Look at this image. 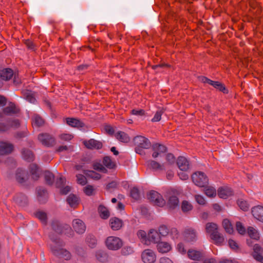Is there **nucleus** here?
Wrapping results in <instances>:
<instances>
[{
  "label": "nucleus",
  "mask_w": 263,
  "mask_h": 263,
  "mask_svg": "<svg viewBox=\"0 0 263 263\" xmlns=\"http://www.w3.org/2000/svg\"><path fill=\"white\" fill-rule=\"evenodd\" d=\"M135 152L140 155L145 154L144 149H149L152 147L149 140L145 137L138 135L133 139Z\"/></svg>",
  "instance_id": "nucleus-1"
},
{
  "label": "nucleus",
  "mask_w": 263,
  "mask_h": 263,
  "mask_svg": "<svg viewBox=\"0 0 263 263\" xmlns=\"http://www.w3.org/2000/svg\"><path fill=\"white\" fill-rule=\"evenodd\" d=\"M92 167L95 170L103 173H107V170H115L117 167L116 162L108 156H104L102 158V164L99 162H94Z\"/></svg>",
  "instance_id": "nucleus-2"
},
{
  "label": "nucleus",
  "mask_w": 263,
  "mask_h": 263,
  "mask_svg": "<svg viewBox=\"0 0 263 263\" xmlns=\"http://www.w3.org/2000/svg\"><path fill=\"white\" fill-rule=\"evenodd\" d=\"M50 242L49 246L50 251L53 256L55 257L63 249L65 246V243L59 237L53 234L49 235Z\"/></svg>",
  "instance_id": "nucleus-3"
},
{
  "label": "nucleus",
  "mask_w": 263,
  "mask_h": 263,
  "mask_svg": "<svg viewBox=\"0 0 263 263\" xmlns=\"http://www.w3.org/2000/svg\"><path fill=\"white\" fill-rule=\"evenodd\" d=\"M37 140L42 145L46 147H53L57 144L56 138L48 133H40L37 135Z\"/></svg>",
  "instance_id": "nucleus-4"
},
{
  "label": "nucleus",
  "mask_w": 263,
  "mask_h": 263,
  "mask_svg": "<svg viewBox=\"0 0 263 263\" xmlns=\"http://www.w3.org/2000/svg\"><path fill=\"white\" fill-rule=\"evenodd\" d=\"M51 227L52 229L58 233L69 236L73 235L71 227L67 224L62 223L57 220H53L51 223Z\"/></svg>",
  "instance_id": "nucleus-5"
},
{
  "label": "nucleus",
  "mask_w": 263,
  "mask_h": 263,
  "mask_svg": "<svg viewBox=\"0 0 263 263\" xmlns=\"http://www.w3.org/2000/svg\"><path fill=\"white\" fill-rule=\"evenodd\" d=\"M192 181L197 186L202 187L208 184L209 179L207 176L202 172L197 171L191 176Z\"/></svg>",
  "instance_id": "nucleus-6"
},
{
  "label": "nucleus",
  "mask_w": 263,
  "mask_h": 263,
  "mask_svg": "<svg viewBox=\"0 0 263 263\" xmlns=\"http://www.w3.org/2000/svg\"><path fill=\"white\" fill-rule=\"evenodd\" d=\"M106 245L109 249L116 250L122 247V241L118 237L110 236L106 239Z\"/></svg>",
  "instance_id": "nucleus-7"
},
{
  "label": "nucleus",
  "mask_w": 263,
  "mask_h": 263,
  "mask_svg": "<svg viewBox=\"0 0 263 263\" xmlns=\"http://www.w3.org/2000/svg\"><path fill=\"white\" fill-rule=\"evenodd\" d=\"M7 106L3 109V112L0 113V117L4 116L12 117V120H15L16 114V107L15 104L12 102L7 103Z\"/></svg>",
  "instance_id": "nucleus-8"
},
{
  "label": "nucleus",
  "mask_w": 263,
  "mask_h": 263,
  "mask_svg": "<svg viewBox=\"0 0 263 263\" xmlns=\"http://www.w3.org/2000/svg\"><path fill=\"white\" fill-rule=\"evenodd\" d=\"M83 145L88 149L99 150L102 148L103 144L102 142L95 139L84 140L82 141Z\"/></svg>",
  "instance_id": "nucleus-9"
},
{
  "label": "nucleus",
  "mask_w": 263,
  "mask_h": 263,
  "mask_svg": "<svg viewBox=\"0 0 263 263\" xmlns=\"http://www.w3.org/2000/svg\"><path fill=\"white\" fill-rule=\"evenodd\" d=\"M66 122L69 126L79 129L87 128L85 124L78 118L72 117L67 118H66Z\"/></svg>",
  "instance_id": "nucleus-10"
},
{
  "label": "nucleus",
  "mask_w": 263,
  "mask_h": 263,
  "mask_svg": "<svg viewBox=\"0 0 263 263\" xmlns=\"http://www.w3.org/2000/svg\"><path fill=\"white\" fill-rule=\"evenodd\" d=\"M141 257L144 263H154L156 258L154 252L150 249L145 250L142 253Z\"/></svg>",
  "instance_id": "nucleus-11"
},
{
  "label": "nucleus",
  "mask_w": 263,
  "mask_h": 263,
  "mask_svg": "<svg viewBox=\"0 0 263 263\" xmlns=\"http://www.w3.org/2000/svg\"><path fill=\"white\" fill-rule=\"evenodd\" d=\"M217 194L219 197H229L233 196L234 192L230 186L226 185L218 189Z\"/></svg>",
  "instance_id": "nucleus-12"
},
{
  "label": "nucleus",
  "mask_w": 263,
  "mask_h": 263,
  "mask_svg": "<svg viewBox=\"0 0 263 263\" xmlns=\"http://www.w3.org/2000/svg\"><path fill=\"white\" fill-rule=\"evenodd\" d=\"M72 225L74 231L79 234H83L86 230L85 224L81 219H74L72 221Z\"/></svg>",
  "instance_id": "nucleus-13"
},
{
  "label": "nucleus",
  "mask_w": 263,
  "mask_h": 263,
  "mask_svg": "<svg viewBox=\"0 0 263 263\" xmlns=\"http://www.w3.org/2000/svg\"><path fill=\"white\" fill-rule=\"evenodd\" d=\"M22 157L28 162H33L35 160V155L33 152L27 148H24L21 152Z\"/></svg>",
  "instance_id": "nucleus-14"
},
{
  "label": "nucleus",
  "mask_w": 263,
  "mask_h": 263,
  "mask_svg": "<svg viewBox=\"0 0 263 263\" xmlns=\"http://www.w3.org/2000/svg\"><path fill=\"white\" fill-rule=\"evenodd\" d=\"M252 214L253 217L258 221L263 222V206L257 205L252 208Z\"/></svg>",
  "instance_id": "nucleus-15"
},
{
  "label": "nucleus",
  "mask_w": 263,
  "mask_h": 263,
  "mask_svg": "<svg viewBox=\"0 0 263 263\" xmlns=\"http://www.w3.org/2000/svg\"><path fill=\"white\" fill-rule=\"evenodd\" d=\"M161 239V236L157 230L151 229L147 235V243L149 245L150 242L158 243Z\"/></svg>",
  "instance_id": "nucleus-16"
},
{
  "label": "nucleus",
  "mask_w": 263,
  "mask_h": 263,
  "mask_svg": "<svg viewBox=\"0 0 263 263\" xmlns=\"http://www.w3.org/2000/svg\"><path fill=\"white\" fill-rule=\"evenodd\" d=\"M45 124V120L39 115L34 114L31 118V124L32 127L40 128Z\"/></svg>",
  "instance_id": "nucleus-17"
},
{
  "label": "nucleus",
  "mask_w": 263,
  "mask_h": 263,
  "mask_svg": "<svg viewBox=\"0 0 263 263\" xmlns=\"http://www.w3.org/2000/svg\"><path fill=\"white\" fill-rule=\"evenodd\" d=\"M166 197H178L183 195V191L179 187H170L166 191Z\"/></svg>",
  "instance_id": "nucleus-18"
},
{
  "label": "nucleus",
  "mask_w": 263,
  "mask_h": 263,
  "mask_svg": "<svg viewBox=\"0 0 263 263\" xmlns=\"http://www.w3.org/2000/svg\"><path fill=\"white\" fill-rule=\"evenodd\" d=\"M152 146L154 151L152 156L154 158H157L160 154L166 152L167 150L164 145L159 143H155Z\"/></svg>",
  "instance_id": "nucleus-19"
},
{
  "label": "nucleus",
  "mask_w": 263,
  "mask_h": 263,
  "mask_svg": "<svg viewBox=\"0 0 263 263\" xmlns=\"http://www.w3.org/2000/svg\"><path fill=\"white\" fill-rule=\"evenodd\" d=\"M123 225V221L117 217H112L109 220V226L114 231L120 230Z\"/></svg>",
  "instance_id": "nucleus-20"
},
{
  "label": "nucleus",
  "mask_w": 263,
  "mask_h": 263,
  "mask_svg": "<svg viewBox=\"0 0 263 263\" xmlns=\"http://www.w3.org/2000/svg\"><path fill=\"white\" fill-rule=\"evenodd\" d=\"M178 168L182 171H186L189 168V163L183 156H179L176 161Z\"/></svg>",
  "instance_id": "nucleus-21"
},
{
  "label": "nucleus",
  "mask_w": 263,
  "mask_h": 263,
  "mask_svg": "<svg viewBox=\"0 0 263 263\" xmlns=\"http://www.w3.org/2000/svg\"><path fill=\"white\" fill-rule=\"evenodd\" d=\"M29 171L32 178L37 180L40 177V168L36 163H31L29 165Z\"/></svg>",
  "instance_id": "nucleus-22"
},
{
  "label": "nucleus",
  "mask_w": 263,
  "mask_h": 263,
  "mask_svg": "<svg viewBox=\"0 0 263 263\" xmlns=\"http://www.w3.org/2000/svg\"><path fill=\"white\" fill-rule=\"evenodd\" d=\"M13 149V146L11 143L0 141V155L9 154Z\"/></svg>",
  "instance_id": "nucleus-23"
},
{
  "label": "nucleus",
  "mask_w": 263,
  "mask_h": 263,
  "mask_svg": "<svg viewBox=\"0 0 263 263\" xmlns=\"http://www.w3.org/2000/svg\"><path fill=\"white\" fill-rule=\"evenodd\" d=\"M23 97L28 102L34 103L36 101L34 92L28 89H24L22 91Z\"/></svg>",
  "instance_id": "nucleus-24"
},
{
  "label": "nucleus",
  "mask_w": 263,
  "mask_h": 263,
  "mask_svg": "<svg viewBox=\"0 0 263 263\" xmlns=\"http://www.w3.org/2000/svg\"><path fill=\"white\" fill-rule=\"evenodd\" d=\"M13 74V70L10 68H5L0 70V78L2 80L7 81L10 80Z\"/></svg>",
  "instance_id": "nucleus-25"
},
{
  "label": "nucleus",
  "mask_w": 263,
  "mask_h": 263,
  "mask_svg": "<svg viewBox=\"0 0 263 263\" xmlns=\"http://www.w3.org/2000/svg\"><path fill=\"white\" fill-rule=\"evenodd\" d=\"M28 177V174L25 171L17 168V182L23 184L26 182Z\"/></svg>",
  "instance_id": "nucleus-26"
},
{
  "label": "nucleus",
  "mask_w": 263,
  "mask_h": 263,
  "mask_svg": "<svg viewBox=\"0 0 263 263\" xmlns=\"http://www.w3.org/2000/svg\"><path fill=\"white\" fill-rule=\"evenodd\" d=\"M157 248L158 251L161 253H167L172 249L171 245L166 242H159L157 245Z\"/></svg>",
  "instance_id": "nucleus-27"
},
{
  "label": "nucleus",
  "mask_w": 263,
  "mask_h": 263,
  "mask_svg": "<svg viewBox=\"0 0 263 263\" xmlns=\"http://www.w3.org/2000/svg\"><path fill=\"white\" fill-rule=\"evenodd\" d=\"M211 85L224 94L229 93V90L226 88L224 84L221 82L213 81Z\"/></svg>",
  "instance_id": "nucleus-28"
},
{
  "label": "nucleus",
  "mask_w": 263,
  "mask_h": 263,
  "mask_svg": "<svg viewBox=\"0 0 263 263\" xmlns=\"http://www.w3.org/2000/svg\"><path fill=\"white\" fill-rule=\"evenodd\" d=\"M115 137L117 140L123 143H128L130 141V137L124 132H117L115 134Z\"/></svg>",
  "instance_id": "nucleus-29"
},
{
  "label": "nucleus",
  "mask_w": 263,
  "mask_h": 263,
  "mask_svg": "<svg viewBox=\"0 0 263 263\" xmlns=\"http://www.w3.org/2000/svg\"><path fill=\"white\" fill-rule=\"evenodd\" d=\"M188 257L193 260H199L202 256V254L201 252L191 249L187 251Z\"/></svg>",
  "instance_id": "nucleus-30"
},
{
  "label": "nucleus",
  "mask_w": 263,
  "mask_h": 263,
  "mask_svg": "<svg viewBox=\"0 0 263 263\" xmlns=\"http://www.w3.org/2000/svg\"><path fill=\"white\" fill-rule=\"evenodd\" d=\"M55 257L65 260H69L72 258V254L68 250L63 248Z\"/></svg>",
  "instance_id": "nucleus-31"
},
{
  "label": "nucleus",
  "mask_w": 263,
  "mask_h": 263,
  "mask_svg": "<svg viewBox=\"0 0 263 263\" xmlns=\"http://www.w3.org/2000/svg\"><path fill=\"white\" fill-rule=\"evenodd\" d=\"M185 237L187 241H194L196 239V232L192 229H187L185 231Z\"/></svg>",
  "instance_id": "nucleus-32"
},
{
  "label": "nucleus",
  "mask_w": 263,
  "mask_h": 263,
  "mask_svg": "<svg viewBox=\"0 0 263 263\" xmlns=\"http://www.w3.org/2000/svg\"><path fill=\"white\" fill-rule=\"evenodd\" d=\"M210 237L214 240L215 243L218 245H221L224 240L223 236L218 231L214 232Z\"/></svg>",
  "instance_id": "nucleus-33"
},
{
  "label": "nucleus",
  "mask_w": 263,
  "mask_h": 263,
  "mask_svg": "<svg viewBox=\"0 0 263 263\" xmlns=\"http://www.w3.org/2000/svg\"><path fill=\"white\" fill-rule=\"evenodd\" d=\"M204 187V193L208 197H215L216 196V189L211 186L206 185Z\"/></svg>",
  "instance_id": "nucleus-34"
},
{
  "label": "nucleus",
  "mask_w": 263,
  "mask_h": 263,
  "mask_svg": "<svg viewBox=\"0 0 263 263\" xmlns=\"http://www.w3.org/2000/svg\"><path fill=\"white\" fill-rule=\"evenodd\" d=\"M237 204L240 209L243 211H247L250 208V204L244 198H238Z\"/></svg>",
  "instance_id": "nucleus-35"
},
{
  "label": "nucleus",
  "mask_w": 263,
  "mask_h": 263,
  "mask_svg": "<svg viewBox=\"0 0 263 263\" xmlns=\"http://www.w3.org/2000/svg\"><path fill=\"white\" fill-rule=\"evenodd\" d=\"M35 216L41 221L43 224L45 225L47 224L48 218L47 213L46 212L42 211H39L35 213Z\"/></svg>",
  "instance_id": "nucleus-36"
},
{
  "label": "nucleus",
  "mask_w": 263,
  "mask_h": 263,
  "mask_svg": "<svg viewBox=\"0 0 263 263\" xmlns=\"http://www.w3.org/2000/svg\"><path fill=\"white\" fill-rule=\"evenodd\" d=\"M205 230L207 233L212 235L214 232L218 231V226L214 222H208L205 225Z\"/></svg>",
  "instance_id": "nucleus-37"
},
{
  "label": "nucleus",
  "mask_w": 263,
  "mask_h": 263,
  "mask_svg": "<svg viewBox=\"0 0 263 263\" xmlns=\"http://www.w3.org/2000/svg\"><path fill=\"white\" fill-rule=\"evenodd\" d=\"M98 212L101 218L104 219H107L109 216L110 213L108 209L102 205H100L98 208Z\"/></svg>",
  "instance_id": "nucleus-38"
},
{
  "label": "nucleus",
  "mask_w": 263,
  "mask_h": 263,
  "mask_svg": "<svg viewBox=\"0 0 263 263\" xmlns=\"http://www.w3.org/2000/svg\"><path fill=\"white\" fill-rule=\"evenodd\" d=\"M149 202L153 205L163 207L166 205V200L164 198H149Z\"/></svg>",
  "instance_id": "nucleus-39"
},
{
  "label": "nucleus",
  "mask_w": 263,
  "mask_h": 263,
  "mask_svg": "<svg viewBox=\"0 0 263 263\" xmlns=\"http://www.w3.org/2000/svg\"><path fill=\"white\" fill-rule=\"evenodd\" d=\"M86 242L89 247L94 248L97 244L96 237L92 234H88L86 238Z\"/></svg>",
  "instance_id": "nucleus-40"
},
{
  "label": "nucleus",
  "mask_w": 263,
  "mask_h": 263,
  "mask_svg": "<svg viewBox=\"0 0 263 263\" xmlns=\"http://www.w3.org/2000/svg\"><path fill=\"white\" fill-rule=\"evenodd\" d=\"M178 198H168L167 206L170 210H173L178 206Z\"/></svg>",
  "instance_id": "nucleus-41"
},
{
  "label": "nucleus",
  "mask_w": 263,
  "mask_h": 263,
  "mask_svg": "<svg viewBox=\"0 0 263 263\" xmlns=\"http://www.w3.org/2000/svg\"><path fill=\"white\" fill-rule=\"evenodd\" d=\"M222 227L227 233L232 234L233 232V227L230 221L228 219H223L222 221Z\"/></svg>",
  "instance_id": "nucleus-42"
},
{
  "label": "nucleus",
  "mask_w": 263,
  "mask_h": 263,
  "mask_svg": "<svg viewBox=\"0 0 263 263\" xmlns=\"http://www.w3.org/2000/svg\"><path fill=\"white\" fill-rule=\"evenodd\" d=\"M248 234L252 239L258 240L259 238V233L257 231L252 227H249L248 228Z\"/></svg>",
  "instance_id": "nucleus-43"
},
{
  "label": "nucleus",
  "mask_w": 263,
  "mask_h": 263,
  "mask_svg": "<svg viewBox=\"0 0 263 263\" xmlns=\"http://www.w3.org/2000/svg\"><path fill=\"white\" fill-rule=\"evenodd\" d=\"M37 197H45L48 195L47 190L44 187L38 186L35 189Z\"/></svg>",
  "instance_id": "nucleus-44"
},
{
  "label": "nucleus",
  "mask_w": 263,
  "mask_h": 263,
  "mask_svg": "<svg viewBox=\"0 0 263 263\" xmlns=\"http://www.w3.org/2000/svg\"><path fill=\"white\" fill-rule=\"evenodd\" d=\"M151 167L155 170L163 171L165 169V164H160L159 163L154 161L151 160L149 163Z\"/></svg>",
  "instance_id": "nucleus-45"
},
{
  "label": "nucleus",
  "mask_w": 263,
  "mask_h": 263,
  "mask_svg": "<svg viewBox=\"0 0 263 263\" xmlns=\"http://www.w3.org/2000/svg\"><path fill=\"white\" fill-rule=\"evenodd\" d=\"M158 234L160 236H166L169 233V228L165 224H162L158 228Z\"/></svg>",
  "instance_id": "nucleus-46"
},
{
  "label": "nucleus",
  "mask_w": 263,
  "mask_h": 263,
  "mask_svg": "<svg viewBox=\"0 0 263 263\" xmlns=\"http://www.w3.org/2000/svg\"><path fill=\"white\" fill-rule=\"evenodd\" d=\"M181 210L183 213H187L193 209L192 205L187 201L183 200L181 204Z\"/></svg>",
  "instance_id": "nucleus-47"
},
{
  "label": "nucleus",
  "mask_w": 263,
  "mask_h": 263,
  "mask_svg": "<svg viewBox=\"0 0 263 263\" xmlns=\"http://www.w3.org/2000/svg\"><path fill=\"white\" fill-rule=\"evenodd\" d=\"M45 180L47 184L52 185L54 181V176L52 173L48 172L45 175Z\"/></svg>",
  "instance_id": "nucleus-48"
},
{
  "label": "nucleus",
  "mask_w": 263,
  "mask_h": 263,
  "mask_svg": "<svg viewBox=\"0 0 263 263\" xmlns=\"http://www.w3.org/2000/svg\"><path fill=\"white\" fill-rule=\"evenodd\" d=\"M165 111V109L164 108H162L160 111H157L155 113L154 117L152 118V122H156L160 121L161 119V116Z\"/></svg>",
  "instance_id": "nucleus-49"
},
{
  "label": "nucleus",
  "mask_w": 263,
  "mask_h": 263,
  "mask_svg": "<svg viewBox=\"0 0 263 263\" xmlns=\"http://www.w3.org/2000/svg\"><path fill=\"white\" fill-rule=\"evenodd\" d=\"M66 202L71 208H76L79 204V198H66Z\"/></svg>",
  "instance_id": "nucleus-50"
},
{
  "label": "nucleus",
  "mask_w": 263,
  "mask_h": 263,
  "mask_svg": "<svg viewBox=\"0 0 263 263\" xmlns=\"http://www.w3.org/2000/svg\"><path fill=\"white\" fill-rule=\"evenodd\" d=\"M15 124V121L12 120L11 121H9L7 124L0 123V131H6L9 129L11 126Z\"/></svg>",
  "instance_id": "nucleus-51"
},
{
  "label": "nucleus",
  "mask_w": 263,
  "mask_h": 263,
  "mask_svg": "<svg viewBox=\"0 0 263 263\" xmlns=\"http://www.w3.org/2000/svg\"><path fill=\"white\" fill-rule=\"evenodd\" d=\"M77 182L81 185H85L87 182L86 177L82 174H78L76 175Z\"/></svg>",
  "instance_id": "nucleus-52"
},
{
  "label": "nucleus",
  "mask_w": 263,
  "mask_h": 263,
  "mask_svg": "<svg viewBox=\"0 0 263 263\" xmlns=\"http://www.w3.org/2000/svg\"><path fill=\"white\" fill-rule=\"evenodd\" d=\"M59 138L63 141L69 142L74 138V136L71 134L63 133L59 135Z\"/></svg>",
  "instance_id": "nucleus-53"
},
{
  "label": "nucleus",
  "mask_w": 263,
  "mask_h": 263,
  "mask_svg": "<svg viewBox=\"0 0 263 263\" xmlns=\"http://www.w3.org/2000/svg\"><path fill=\"white\" fill-rule=\"evenodd\" d=\"M28 49L35 51L36 50V45L33 42L29 39L25 40L24 42Z\"/></svg>",
  "instance_id": "nucleus-54"
},
{
  "label": "nucleus",
  "mask_w": 263,
  "mask_h": 263,
  "mask_svg": "<svg viewBox=\"0 0 263 263\" xmlns=\"http://www.w3.org/2000/svg\"><path fill=\"white\" fill-rule=\"evenodd\" d=\"M19 125L20 123L18 122V121L17 120V128H18ZM28 134L29 132L26 127H25V128L22 131H20L18 129H17V138H24L26 137Z\"/></svg>",
  "instance_id": "nucleus-55"
},
{
  "label": "nucleus",
  "mask_w": 263,
  "mask_h": 263,
  "mask_svg": "<svg viewBox=\"0 0 263 263\" xmlns=\"http://www.w3.org/2000/svg\"><path fill=\"white\" fill-rule=\"evenodd\" d=\"M96 256L97 259L100 262H104L107 260L106 254L101 251L97 252Z\"/></svg>",
  "instance_id": "nucleus-56"
},
{
  "label": "nucleus",
  "mask_w": 263,
  "mask_h": 263,
  "mask_svg": "<svg viewBox=\"0 0 263 263\" xmlns=\"http://www.w3.org/2000/svg\"><path fill=\"white\" fill-rule=\"evenodd\" d=\"M236 229L237 232L241 235H243L246 233V229L242 225V223L240 221L236 222Z\"/></svg>",
  "instance_id": "nucleus-57"
},
{
  "label": "nucleus",
  "mask_w": 263,
  "mask_h": 263,
  "mask_svg": "<svg viewBox=\"0 0 263 263\" xmlns=\"http://www.w3.org/2000/svg\"><path fill=\"white\" fill-rule=\"evenodd\" d=\"M137 235L139 238L142 239V241L144 242L145 244L148 245L147 243V236L146 235V233L144 231L140 230L137 233Z\"/></svg>",
  "instance_id": "nucleus-58"
},
{
  "label": "nucleus",
  "mask_w": 263,
  "mask_h": 263,
  "mask_svg": "<svg viewBox=\"0 0 263 263\" xmlns=\"http://www.w3.org/2000/svg\"><path fill=\"white\" fill-rule=\"evenodd\" d=\"M94 189L92 185H87L84 188V193L88 196H91L93 193Z\"/></svg>",
  "instance_id": "nucleus-59"
},
{
  "label": "nucleus",
  "mask_w": 263,
  "mask_h": 263,
  "mask_svg": "<svg viewBox=\"0 0 263 263\" xmlns=\"http://www.w3.org/2000/svg\"><path fill=\"white\" fill-rule=\"evenodd\" d=\"M130 113L132 115L143 116L145 115V111L143 109H140L139 110L133 109L130 111Z\"/></svg>",
  "instance_id": "nucleus-60"
},
{
  "label": "nucleus",
  "mask_w": 263,
  "mask_h": 263,
  "mask_svg": "<svg viewBox=\"0 0 263 263\" xmlns=\"http://www.w3.org/2000/svg\"><path fill=\"white\" fill-rule=\"evenodd\" d=\"M130 197H140V191L139 189L136 187H133L130 192Z\"/></svg>",
  "instance_id": "nucleus-61"
},
{
  "label": "nucleus",
  "mask_w": 263,
  "mask_h": 263,
  "mask_svg": "<svg viewBox=\"0 0 263 263\" xmlns=\"http://www.w3.org/2000/svg\"><path fill=\"white\" fill-rule=\"evenodd\" d=\"M166 160L170 164H174L176 161V158L174 155L168 153L166 156Z\"/></svg>",
  "instance_id": "nucleus-62"
},
{
  "label": "nucleus",
  "mask_w": 263,
  "mask_h": 263,
  "mask_svg": "<svg viewBox=\"0 0 263 263\" xmlns=\"http://www.w3.org/2000/svg\"><path fill=\"white\" fill-rule=\"evenodd\" d=\"M133 249L130 247H124L121 250L122 255L126 256L131 254L133 253Z\"/></svg>",
  "instance_id": "nucleus-63"
},
{
  "label": "nucleus",
  "mask_w": 263,
  "mask_h": 263,
  "mask_svg": "<svg viewBox=\"0 0 263 263\" xmlns=\"http://www.w3.org/2000/svg\"><path fill=\"white\" fill-rule=\"evenodd\" d=\"M70 190L71 187L69 186H63L60 190V194L62 195H66L70 192Z\"/></svg>",
  "instance_id": "nucleus-64"
}]
</instances>
